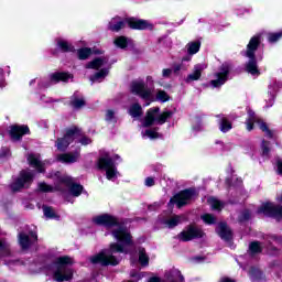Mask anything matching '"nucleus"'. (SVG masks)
<instances>
[{"mask_svg": "<svg viewBox=\"0 0 282 282\" xmlns=\"http://www.w3.org/2000/svg\"><path fill=\"white\" fill-rule=\"evenodd\" d=\"M94 224H97L98 226H106L107 228H112V237L118 241L110 245L109 250H102L99 253L91 256L89 258L90 263L94 265H118L120 263V260L116 258L113 254L116 252H124L127 253V247L133 245V240L131 239V234L129 232V229L122 225H118V220L116 217L102 214L99 216H96L93 219Z\"/></svg>", "mask_w": 282, "mask_h": 282, "instance_id": "f257e3e1", "label": "nucleus"}, {"mask_svg": "<svg viewBox=\"0 0 282 282\" xmlns=\"http://www.w3.org/2000/svg\"><path fill=\"white\" fill-rule=\"evenodd\" d=\"M55 175L59 185L52 187L45 183H40L39 191L42 193H53V191H62V186H66V188H69V195H72V197H80L83 185L75 184L72 177L62 175L61 172H57Z\"/></svg>", "mask_w": 282, "mask_h": 282, "instance_id": "f03ea898", "label": "nucleus"}, {"mask_svg": "<svg viewBox=\"0 0 282 282\" xmlns=\"http://www.w3.org/2000/svg\"><path fill=\"white\" fill-rule=\"evenodd\" d=\"M74 259L68 256L58 257L55 259L51 268L53 279L57 282L72 281L74 279Z\"/></svg>", "mask_w": 282, "mask_h": 282, "instance_id": "7ed1b4c3", "label": "nucleus"}, {"mask_svg": "<svg viewBox=\"0 0 282 282\" xmlns=\"http://www.w3.org/2000/svg\"><path fill=\"white\" fill-rule=\"evenodd\" d=\"M126 25H129L131 30H153V24L147 20H138L135 18L121 19L118 17L109 22V30L120 32Z\"/></svg>", "mask_w": 282, "mask_h": 282, "instance_id": "20e7f679", "label": "nucleus"}, {"mask_svg": "<svg viewBox=\"0 0 282 282\" xmlns=\"http://www.w3.org/2000/svg\"><path fill=\"white\" fill-rule=\"evenodd\" d=\"M72 142H80V144L87 147V144H91V139L84 137L78 128H70L62 139L57 140L56 147L58 151H65Z\"/></svg>", "mask_w": 282, "mask_h": 282, "instance_id": "39448f33", "label": "nucleus"}, {"mask_svg": "<svg viewBox=\"0 0 282 282\" xmlns=\"http://www.w3.org/2000/svg\"><path fill=\"white\" fill-rule=\"evenodd\" d=\"M109 59L106 57H98L93 59L86 65L87 69H96L97 73L90 77L91 83H101L107 76H109Z\"/></svg>", "mask_w": 282, "mask_h": 282, "instance_id": "423d86ee", "label": "nucleus"}, {"mask_svg": "<svg viewBox=\"0 0 282 282\" xmlns=\"http://www.w3.org/2000/svg\"><path fill=\"white\" fill-rule=\"evenodd\" d=\"M259 43H261V35H254L247 45L246 56L249 58V62L246 65V72L251 74V76H259V67L257 66V59L254 58V53L257 52V47H259Z\"/></svg>", "mask_w": 282, "mask_h": 282, "instance_id": "0eeeda50", "label": "nucleus"}, {"mask_svg": "<svg viewBox=\"0 0 282 282\" xmlns=\"http://www.w3.org/2000/svg\"><path fill=\"white\" fill-rule=\"evenodd\" d=\"M173 116L172 111H164L160 113V108H151L148 110L143 127H151V124H164L167 118Z\"/></svg>", "mask_w": 282, "mask_h": 282, "instance_id": "6e6552de", "label": "nucleus"}, {"mask_svg": "<svg viewBox=\"0 0 282 282\" xmlns=\"http://www.w3.org/2000/svg\"><path fill=\"white\" fill-rule=\"evenodd\" d=\"M98 167L106 170V177L111 182H116L118 180V170L116 165H113V159L109 158V154L99 158Z\"/></svg>", "mask_w": 282, "mask_h": 282, "instance_id": "1a4fd4ad", "label": "nucleus"}, {"mask_svg": "<svg viewBox=\"0 0 282 282\" xmlns=\"http://www.w3.org/2000/svg\"><path fill=\"white\" fill-rule=\"evenodd\" d=\"M254 124H258L259 129H261L268 138H272V131L268 129V124L257 117L252 110H248V119L246 121L247 131H252Z\"/></svg>", "mask_w": 282, "mask_h": 282, "instance_id": "9d476101", "label": "nucleus"}, {"mask_svg": "<svg viewBox=\"0 0 282 282\" xmlns=\"http://www.w3.org/2000/svg\"><path fill=\"white\" fill-rule=\"evenodd\" d=\"M32 180H34L32 172L22 171L20 176L11 184V189L17 193V191H21V188H28V186L32 184Z\"/></svg>", "mask_w": 282, "mask_h": 282, "instance_id": "9b49d317", "label": "nucleus"}, {"mask_svg": "<svg viewBox=\"0 0 282 282\" xmlns=\"http://www.w3.org/2000/svg\"><path fill=\"white\" fill-rule=\"evenodd\" d=\"M195 197V191L185 189L174 195L173 198L170 199L169 206H173L176 204L177 208H182V206H186Z\"/></svg>", "mask_w": 282, "mask_h": 282, "instance_id": "f8f14e48", "label": "nucleus"}, {"mask_svg": "<svg viewBox=\"0 0 282 282\" xmlns=\"http://www.w3.org/2000/svg\"><path fill=\"white\" fill-rule=\"evenodd\" d=\"M131 91L135 94V96H140L143 100H149L153 102V97H151V89L147 88V84L143 80H134L131 84Z\"/></svg>", "mask_w": 282, "mask_h": 282, "instance_id": "ddd939ff", "label": "nucleus"}, {"mask_svg": "<svg viewBox=\"0 0 282 282\" xmlns=\"http://www.w3.org/2000/svg\"><path fill=\"white\" fill-rule=\"evenodd\" d=\"M260 215L267 217H274L275 219H282V207H276L273 203H264L258 209Z\"/></svg>", "mask_w": 282, "mask_h": 282, "instance_id": "4468645a", "label": "nucleus"}, {"mask_svg": "<svg viewBox=\"0 0 282 282\" xmlns=\"http://www.w3.org/2000/svg\"><path fill=\"white\" fill-rule=\"evenodd\" d=\"M202 237H204V231H202V229L195 226H189L178 234L177 239H180V241H191L193 239H202Z\"/></svg>", "mask_w": 282, "mask_h": 282, "instance_id": "2eb2a0df", "label": "nucleus"}, {"mask_svg": "<svg viewBox=\"0 0 282 282\" xmlns=\"http://www.w3.org/2000/svg\"><path fill=\"white\" fill-rule=\"evenodd\" d=\"M228 74H230V65L223 64L220 72L216 73V79L210 82L213 87H221L228 80Z\"/></svg>", "mask_w": 282, "mask_h": 282, "instance_id": "dca6fc26", "label": "nucleus"}, {"mask_svg": "<svg viewBox=\"0 0 282 282\" xmlns=\"http://www.w3.org/2000/svg\"><path fill=\"white\" fill-rule=\"evenodd\" d=\"M36 239L37 236L34 232H30L29 235L22 232L19 235V243L23 250H28V248L32 246Z\"/></svg>", "mask_w": 282, "mask_h": 282, "instance_id": "f3484780", "label": "nucleus"}, {"mask_svg": "<svg viewBox=\"0 0 282 282\" xmlns=\"http://www.w3.org/2000/svg\"><path fill=\"white\" fill-rule=\"evenodd\" d=\"M28 162L30 166L36 169L39 173H43L45 171V162L41 161V155L39 154H29Z\"/></svg>", "mask_w": 282, "mask_h": 282, "instance_id": "a211bd4d", "label": "nucleus"}, {"mask_svg": "<svg viewBox=\"0 0 282 282\" xmlns=\"http://www.w3.org/2000/svg\"><path fill=\"white\" fill-rule=\"evenodd\" d=\"M28 133H30L28 126H12L10 130L12 140H21V138Z\"/></svg>", "mask_w": 282, "mask_h": 282, "instance_id": "6ab92c4d", "label": "nucleus"}, {"mask_svg": "<svg viewBox=\"0 0 282 282\" xmlns=\"http://www.w3.org/2000/svg\"><path fill=\"white\" fill-rule=\"evenodd\" d=\"M80 158V152L75 153H64L57 156L58 162H63V164H74V162H78Z\"/></svg>", "mask_w": 282, "mask_h": 282, "instance_id": "aec40b11", "label": "nucleus"}, {"mask_svg": "<svg viewBox=\"0 0 282 282\" xmlns=\"http://www.w3.org/2000/svg\"><path fill=\"white\" fill-rule=\"evenodd\" d=\"M216 232L225 241H230V239H232V231H230V228H228V225H226V223H220L216 229Z\"/></svg>", "mask_w": 282, "mask_h": 282, "instance_id": "412c9836", "label": "nucleus"}, {"mask_svg": "<svg viewBox=\"0 0 282 282\" xmlns=\"http://www.w3.org/2000/svg\"><path fill=\"white\" fill-rule=\"evenodd\" d=\"M206 64H196L194 66V70L193 73H191L188 76H187V79L186 82L187 83H191L193 80H199V78H202V73L204 72V69H206Z\"/></svg>", "mask_w": 282, "mask_h": 282, "instance_id": "4be33fe9", "label": "nucleus"}, {"mask_svg": "<svg viewBox=\"0 0 282 282\" xmlns=\"http://www.w3.org/2000/svg\"><path fill=\"white\" fill-rule=\"evenodd\" d=\"M74 78V76L67 73H54L51 75V83H67L69 79Z\"/></svg>", "mask_w": 282, "mask_h": 282, "instance_id": "5701e85b", "label": "nucleus"}, {"mask_svg": "<svg viewBox=\"0 0 282 282\" xmlns=\"http://www.w3.org/2000/svg\"><path fill=\"white\" fill-rule=\"evenodd\" d=\"M185 219L186 218L184 216H172L171 218L164 220L163 224L166 226V228H175V226L182 224V221H185Z\"/></svg>", "mask_w": 282, "mask_h": 282, "instance_id": "b1692460", "label": "nucleus"}, {"mask_svg": "<svg viewBox=\"0 0 282 282\" xmlns=\"http://www.w3.org/2000/svg\"><path fill=\"white\" fill-rule=\"evenodd\" d=\"M249 276L252 282H263V273L257 268H251Z\"/></svg>", "mask_w": 282, "mask_h": 282, "instance_id": "393cba45", "label": "nucleus"}, {"mask_svg": "<svg viewBox=\"0 0 282 282\" xmlns=\"http://www.w3.org/2000/svg\"><path fill=\"white\" fill-rule=\"evenodd\" d=\"M219 129L223 133H228V131L232 129V123H230V121H228L226 117H221L219 122Z\"/></svg>", "mask_w": 282, "mask_h": 282, "instance_id": "a878e982", "label": "nucleus"}, {"mask_svg": "<svg viewBox=\"0 0 282 282\" xmlns=\"http://www.w3.org/2000/svg\"><path fill=\"white\" fill-rule=\"evenodd\" d=\"M129 115L132 118H140V116H142V106H140L139 104H134L129 108Z\"/></svg>", "mask_w": 282, "mask_h": 282, "instance_id": "bb28decb", "label": "nucleus"}, {"mask_svg": "<svg viewBox=\"0 0 282 282\" xmlns=\"http://www.w3.org/2000/svg\"><path fill=\"white\" fill-rule=\"evenodd\" d=\"M207 203L209 204L213 210H221V208H224V203H221L219 199L215 197H209L207 199Z\"/></svg>", "mask_w": 282, "mask_h": 282, "instance_id": "cd10ccee", "label": "nucleus"}, {"mask_svg": "<svg viewBox=\"0 0 282 282\" xmlns=\"http://www.w3.org/2000/svg\"><path fill=\"white\" fill-rule=\"evenodd\" d=\"M70 105L74 109H80L82 107H85V99L74 95Z\"/></svg>", "mask_w": 282, "mask_h": 282, "instance_id": "c85d7f7f", "label": "nucleus"}, {"mask_svg": "<svg viewBox=\"0 0 282 282\" xmlns=\"http://www.w3.org/2000/svg\"><path fill=\"white\" fill-rule=\"evenodd\" d=\"M187 52L188 54L193 55V54H197V52H199V47H202V43L199 42H189L187 44Z\"/></svg>", "mask_w": 282, "mask_h": 282, "instance_id": "c756f323", "label": "nucleus"}, {"mask_svg": "<svg viewBox=\"0 0 282 282\" xmlns=\"http://www.w3.org/2000/svg\"><path fill=\"white\" fill-rule=\"evenodd\" d=\"M79 61H86V58H89L91 54H94V51L91 48H80L77 51Z\"/></svg>", "mask_w": 282, "mask_h": 282, "instance_id": "7c9ffc66", "label": "nucleus"}, {"mask_svg": "<svg viewBox=\"0 0 282 282\" xmlns=\"http://www.w3.org/2000/svg\"><path fill=\"white\" fill-rule=\"evenodd\" d=\"M275 94H276V89H274V87L272 86H269L268 98L265 99L268 102V107H272L274 105Z\"/></svg>", "mask_w": 282, "mask_h": 282, "instance_id": "2f4dec72", "label": "nucleus"}, {"mask_svg": "<svg viewBox=\"0 0 282 282\" xmlns=\"http://www.w3.org/2000/svg\"><path fill=\"white\" fill-rule=\"evenodd\" d=\"M57 46L62 48L63 52H72V50H74V46H72V44L65 40H58Z\"/></svg>", "mask_w": 282, "mask_h": 282, "instance_id": "473e14b6", "label": "nucleus"}, {"mask_svg": "<svg viewBox=\"0 0 282 282\" xmlns=\"http://www.w3.org/2000/svg\"><path fill=\"white\" fill-rule=\"evenodd\" d=\"M156 100H159V102H169V100H171V97L169 96V94H166V91L158 90Z\"/></svg>", "mask_w": 282, "mask_h": 282, "instance_id": "72a5a7b5", "label": "nucleus"}, {"mask_svg": "<svg viewBox=\"0 0 282 282\" xmlns=\"http://www.w3.org/2000/svg\"><path fill=\"white\" fill-rule=\"evenodd\" d=\"M139 262L141 265H149V256H147V251L144 249L139 250Z\"/></svg>", "mask_w": 282, "mask_h": 282, "instance_id": "f704fd0d", "label": "nucleus"}, {"mask_svg": "<svg viewBox=\"0 0 282 282\" xmlns=\"http://www.w3.org/2000/svg\"><path fill=\"white\" fill-rule=\"evenodd\" d=\"M128 40L124 36H119L115 40V45H117V47H120L121 50H124V47H127L128 45Z\"/></svg>", "mask_w": 282, "mask_h": 282, "instance_id": "c9c22d12", "label": "nucleus"}, {"mask_svg": "<svg viewBox=\"0 0 282 282\" xmlns=\"http://www.w3.org/2000/svg\"><path fill=\"white\" fill-rule=\"evenodd\" d=\"M43 213L47 219H56V213L52 207H43Z\"/></svg>", "mask_w": 282, "mask_h": 282, "instance_id": "e433bc0d", "label": "nucleus"}, {"mask_svg": "<svg viewBox=\"0 0 282 282\" xmlns=\"http://www.w3.org/2000/svg\"><path fill=\"white\" fill-rule=\"evenodd\" d=\"M282 37V31L278 32V33H270L268 35V41L269 43H276V41H279V39Z\"/></svg>", "mask_w": 282, "mask_h": 282, "instance_id": "4c0bfd02", "label": "nucleus"}, {"mask_svg": "<svg viewBox=\"0 0 282 282\" xmlns=\"http://www.w3.org/2000/svg\"><path fill=\"white\" fill-rule=\"evenodd\" d=\"M250 252H252V254H257L259 252H261V243L259 242H251L249 246Z\"/></svg>", "mask_w": 282, "mask_h": 282, "instance_id": "58836bf2", "label": "nucleus"}, {"mask_svg": "<svg viewBox=\"0 0 282 282\" xmlns=\"http://www.w3.org/2000/svg\"><path fill=\"white\" fill-rule=\"evenodd\" d=\"M106 120L107 122H116V111L109 109L106 111Z\"/></svg>", "mask_w": 282, "mask_h": 282, "instance_id": "ea45409f", "label": "nucleus"}, {"mask_svg": "<svg viewBox=\"0 0 282 282\" xmlns=\"http://www.w3.org/2000/svg\"><path fill=\"white\" fill-rule=\"evenodd\" d=\"M202 219L205 224H215L216 219H215V216L210 215V214H204L202 216Z\"/></svg>", "mask_w": 282, "mask_h": 282, "instance_id": "a19ab883", "label": "nucleus"}, {"mask_svg": "<svg viewBox=\"0 0 282 282\" xmlns=\"http://www.w3.org/2000/svg\"><path fill=\"white\" fill-rule=\"evenodd\" d=\"M143 135H147L151 140H155V138H160V134L155 130H147Z\"/></svg>", "mask_w": 282, "mask_h": 282, "instance_id": "79ce46f5", "label": "nucleus"}, {"mask_svg": "<svg viewBox=\"0 0 282 282\" xmlns=\"http://www.w3.org/2000/svg\"><path fill=\"white\" fill-rule=\"evenodd\" d=\"M4 158H10V149L2 148L0 150V160H4Z\"/></svg>", "mask_w": 282, "mask_h": 282, "instance_id": "37998d69", "label": "nucleus"}, {"mask_svg": "<svg viewBox=\"0 0 282 282\" xmlns=\"http://www.w3.org/2000/svg\"><path fill=\"white\" fill-rule=\"evenodd\" d=\"M172 72H173V70H171V68H164V69L162 70V76H163V78H169V76H171Z\"/></svg>", "mask_w": 282, "mask_h": 282, "instance_id": "c03bdc74", "label": "nucleus"}, {"mask_svg": "<svg viewBox=\"0 0 282 282\" xmlns=\"http://www.w3.org/2000/svg\"><path fill=\"white\" fill-rule=\"evenodd\" d=\"M262 153L263 155H268V153H270V149H268V143L265 141L262 142Z\"/></svg>", "mask_w": 282, "mask_h": 282, "instance_id": "a18cd8bd", "label": "nucleus"}, {"mask_svg": "<svg viewBox=\"0 0 282 282\" xmlns=\"http://www.w3.org/2000/svg\"><path fill=\"white\" fill-rule=\"evenodd\" d=\"M155 180L153 177H147L145 178V186H154Z\"/></svg>", "mask_w": 282, "mask_h": 282, "instance_id": "49530a36", "label": "nucleus"}, {"mask_svg": "<svg viewBox=\"0 0 282 282\" xmlns=\"http://www.w3.org/2000/svg\"><path fill=\"white\" fill-rule=\"evenodd\" d=\"M148 282H162V279L158 275H152L148 279Z\"/></svg>", "mask_w": 282, "mask_h": 282, "instance_id": "de8ad7c7", "label": "nucleus"}, {"mask_svg": "<svg viewBox=\"0 0 282 282\" xmlns=\"http://www.w3.org/2000/svg\"><path fill=\"white\" fill-rule=\"evenodd\" d=\"M173 275L178 276L180 281H184V276H182V273L178 270H174Z\"/></svg>", "mask_w": 282, "mask_h": 282, "instance_id": "09e8293b", "label": "nucleus"}, {"mask_svg": "<svg viewBox=\"0 0 282 282\" xmlns=\"http://www.w3.org/2000/svg\"><path fill=\"white\" fill-rule=\"evenodd\" d=\"M3 72H7L8 76H10V67L6 66L4 68H0V74L3 76Z\"/></svg>", "mask_w": 282, "mask_h": 282, "instance_id": "8fccbe9b", "label": "nucleus"}, {"mask_svg": "<svg viewBox=\"0 0 282 282\" xmlns=\"http://www.w3.org/2000/svg\"><path fill=\"white\" fill-rule=\"evenodd\" d=\"M276 166H278V173L280 175H282V161L281 160L278 161Z\"/></svg>", "mask_w": 282, "mask_h": 282, "instance_id": "3c124183", "label": "nucleus"}, {"mask_svg": "<svg viewBox=\"0 0 282 282\" xmlns=\"http://www.w3.org/2000/svg\"><path fill=\"white\" fill-rule=\"evenodd\" d=\"M219 282H235V280L230 279V278H221L219 280Z\"/></svg>", "mask_w": 282, "mask_h": 282, "instance_id": "603ef678", "label": "nucleus"}, {"mask_svg": "<svg viewBox=\"0 0 282 282\" xmlns=\"http://www.w3.org/2000/svg\"><path fill=\"white\" fill-rule=\"evenodd\" d=\"M180 69H182V66H180V65L174 67V72H180Z\"/></svg>", "mask_w": 282, "mask_h": 282, "instance_id": "864d4df0", "label": "nucleus"}, {"mask_svg": "<svg viewBox=\"0 0 282 282\" xmlns=\"http://www.w3.org/2000/svg\"><path fill=\"white\" fill-rule=\"evenodd\" d=\"M148 83H153V77H147Z\"/></svg>", "mask_w": 282, "mask_h": 282, "instance_id": "5fc2aeb1", "label": "nucleus"}, {"mask_svg": "<svg viewBox=\"0 0 282 282\" xmlns=\"http://www.w3.org/2000/svg\"><path fill=\"white\" fill-rule=\"evenodd\" d=\"M65 199H67V202H72V199H69V196H67V194H64Z\"/></svg>", "mask_w": 282, "mask_h": 282, "instance_id": "6e6d98bb", "label": "nucleus"}, {"mask_svg": "<svg viewBox=\"0 0 282 282\" xmlns=\"http://www.w3.org/2000/svg\"><path fill=\"white\" fill-rule=\"evenodd\" d=\"M200 129H202V126H199L198 128L194 127V131H199Z\"/></svg>", "mask_w": 282, "mask_h": 282, "instance_id": "4d7b16f0", "label": "nucleus"}, {"mask_svg": "<svg viewBox=\"0 0 282 282\" xmlns=\"http://www.w3.org/2000/svg\"><path fill=\"white\" fill-rule=\"evenodd\" d=\"M4 85H3V82H0V87H3Z\"/></svg>", "mask_w": 282, "mask_h": 282, "instance_id": "13d9d810", "label": "nucleus"}, {"mask_svg": "<svg viewBox=\"0 0 282 282\" xmlns=\"http://www.w3.org/2000/svg\"><path fill=\"white\" fill-rule=\"evenodd\" d=\"M149 105H151V102H148V104L145 105V107H149Z\"/></svg>", "mask_w": 282, "mask_h": 282, "instance_id": "bf43d9fd", "label": "nucleus"}, {"mask_svg": "<svg viewBox=\"0 0 282 282\" xmlns=\"http://www.w3.org/2000/svg\"><path fill=\"white\" fill-rule=\"evenodd\" d=\"M118 158H119V156H118V155H116V156H115V160H118Z\"/></svg>", "mask_w": 282, "mask_h": 282, "instance_id": "052dcab7", "label": "nucleus"}, {"mask_svg": "<svg viewBox=\"0 0 282 282\" xmlns=\"http://www.w3.org/2000/svg\"><path fill=\"white\" fill-rule=\"evenodd\" d=\"M3 246V243H1V241H0V248Z\"/></svg>", "mask_w": 282, "mask_h": 282, "instance_id": "680f3d73", "label": "nucleus"}, {"mask_svg": "<svg viewBox=\"0 0 282 282\" xmlns=\"http://www.w3.org/2000/svg\"><path fill=\"white\" fill-rule=\"evenodd\" d=\"M42 87H47V85H44V86H42Z\"/></svg>", "mask_w": 282, "mask_h": 282, "instance_id": "e2e57ef3", "label": "nucleus"}, {"mask_svg": "<svg viewBox=\"0 0 282 282\" xmlns=\"http://www.w3.org/2000/svg\"><path fill=\"white\" fill-rule=\"evenodd\" d=\"M47 274H51V272H50V271H47Z\"/></svg>", "mask_w": 282, "mask_h": 282, "instance_id": "0e129e2a", "label": "nucleus"}]
</instances>
